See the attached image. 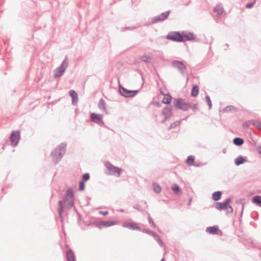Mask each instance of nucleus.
I'll return each instance as SVG.
<instances>
[{
	"label": "nucleus",
	"instance_id": "f257e3e1",
	"mask_svg": "<svg viewBox=\"0 0 261 261\" xmlns=\"http://www.w3.org/2000/svg\"><path fill=\"white\" fill-rule=\"evenodd\" d=\"M67 144L63 142L58 145L50 154L53 161L57 164L62 159L66 151Z\"/></svg>",
	"mask_w": 261,
	"mask_h": 261
},
{
	"label": "nucleus",
	"instance_id": "f03ea898",
	"mask_svg": "<svg viewBox=\"0 0 261 261\" xmlns=\"http://www.w3.org/2000/svg\"><path fill=\"white\" fill-rule=\"evenodd\" d=\"M63 201L65 208L67 210H70L74 207V194L73 190L71 188H69L66 190Z\"/></svg>",
	"mask_w": 261,
	"mask_h": 261
},
{
	"label": "nucleus",
	"instance_id": "7ed1b4c3",
	"mask_svg": "<svg viewBox=\"0 0 261 261\" xmlns=\"http://www.w3.org/2000/svg\"><path fill=\"white\" fill-rule=\"evenodd\" d=\"M68 62L69 60L68 57L66 56L60 66L54 71V77L55 78L61 77L64 74L68 66Z\"/></svg>",
	"mask_w": 261,
	"mask_h": 261
},
{
	"label": "nucleus",
	"instance_id": "20e7f679",
	"mask_svg": "<svg viewBox=\"0 0 261 261\" xmlns=\"http://www.w3.org/2000/svg\"><path fill=\"white\" fill-rule=\"evenodd\" d=\"M166 39L176 42H184L182 31L170 32L166 36Z\"/></svg>",
	"mask_w": 261,
	"mask_h": 261
},
{
	"label": "nucleus",
	"instance_id": "39448f33",
	"mask_svg": "<svg viewBox=\"0 0 261 261\" xmlns=\"http://www.w3.org/2000/svg\"><path fill=\"white\" fill-rule=\"evenodd\" d=\"M105 166L108 170V174L115 175L119 177L121 173V169L114 166L111 162L106 161L105 162Z\"/></svg>",
	"mask_w": 261,
	"mask_h": 261
},
{
	"label": "nucleus",
	"instance_id": "423d86ee",
	"mask_svg": "<svg viewBox=\"0 0 261 261\" xmlns=\"http://www.w3.org/2000/svg\"><path fill=\"white\" fill-rule=\"evenodd\" d=\"M173 106L177 109L181 110L184 111H186L190 109L189 103L184 102V99L180 98H174L173 99Z\"/></svg>",
	"mask_w": 261,
	"mask_h": 261
},
{
	"label": "nucleus",
	"instance_id": "0eeeda50",
	"mask_svg": "<svg viewBox=\"0 0 261 261\" xmlns=\"http://www.w3.org/2000/svg\"><path fill=\"white\" fill-rule=\"evenodd\" d=\"M119 91L121 96L126 98L133 97L139 92V90H128L120 84L119 85Z\"/></svg>",
	"mask_w": 261,
	"mask_h": 261
},
{
	"label": "nucleus",
	"instance_id": "6e6552de",
	"mask_svg": "<svg viewBox=\"0 0 261 261\" xmlns=\"http://www.w3.org/2000/svg\"><path fill=\"white\" fill-rule=\"evenodd\" d=\"M102 115L92 113L90 114V121L97 124L99 126H103L104 125V122L102 120Z\"/></svg>",
	"mask_w": 261,
	"mask_h": 261
},
{
	"label": "nucleus",
	"instance_id": "1a4fd4ad",
	"mask_svg": "<svg viewBox=\"0 0 261 261\" xmlns=\"http://www.w3.org/2000/svg\"><path fill=\"white\" fill-rule=\"evenodd\" d=\"M170 13V11L168 10L165 12L162 13L160 15L154 16L152 18L151 23L155 24L159 22H162L164 20L166 19L169 16Z\"/></svg>",
	"mask_w": 261,
	"mask_h": 261
},
{
	"label": "nucleus",
	"instance_id": "9d476101",
	"mask_svg": "<svg viewBox=\"0 0 261 261\" xmlns=\"http://www.w3.org/2000/svg\"><path fill=\"white\" fill-rule=\"evenodd\" d=\"M117 221H100L96 222L94 223V225L99 228H101L102 227H108L111 226H113L117 224Z\"/></svg>",
	"mask_w": 261,
	"mask_h": 261
},
{
	"label": "nucleus",
	"instance_id": "9b49d317",
	"mask_svg": "<svg viewBox=\"0 0 261 261\" xmlns=\"http://www.w3.org/2000/svg\"><path fill=\"white\" fill-rule=\"evenodd\" d=\"M11 140V144L12 146H17L19 140L20 139V132L19 131L13 130L10 136Z\"/></svg>",
	"mask_w": 261,
	"mask_h": 261
},
{
	"label": "nucleus",
	"instance_id": "f8f14e48",
	"mask_svg": "<svg viewBox=\"0 0 261 261\" xmlns=\"http://www.w3.org/2000/svg\"><path fill=\"white\" fill-rule=\"evenodd\" d=\"M172 65L173 67L177 68L182 75L185 74V71L187 67L183 64L182 62L178 60H174L172 62Z\"/></svg>",
	"mask_w": 261,
	"mask_h": 261
},
{
	"label": "nucleus",
	"instance_id": "ddd939ff",
	"mask_svg": "<svg viewBox=\"0 0 261 261\" xmlns=\"http://www.w3.org/2000/svg\"><path fill=\"white\" fill-rule=\"evenodd\" d=\"M231 201V198H228L223 202H216L215 207L219 210H226Z\"/></svg>",
	"mask_w": 261,
	"mask_h": 261
},
{
	"label": "nucleus",
	"instance_id": "4468645a",
	"mask_svg": "<svg viewBox=\"0 0 261 261\" xmlns=\"http://www.w3.org/2000/svg\"><path fill=\"white\" fill-rule=\"evenodd\" d=\"M122 226L131 230L141 231V228L138 226V224L134 221L124 222Z\"/></svg>",
	"mask_w": 261,
	"mask_h": 261
},
{
	"label": "nucleus",
	"instance_id": "2eb2a0df",
	"mask_svg": "<svg viewBox=\"0 0 261 261\" xmlns=\"http://www.w3.org/2000/svg\"><path fill=\"white\" fill-rule=\"evenodd\" d=\"M206 232L212 234H221L222 233V231L219 229L218 225L207 227L206 228Z\"/></svg>",
	"mask_w": 261,
	"mask_h": 261
},
{
	"label": "nucleus",
	"instance_id": "dca6fc26",
	"mask_svg": "<svg viewBox=\"0 0 261 261\" xmlns=\"http://www.w3.org/2000/svg\"><path fill=\"white\" fill-rule=\"evenodd\" d=\"M182 37L184 39V42L186 41H192L195 39V37L194 35V34L191 32H187L185 31H182Z\"/></svg>",
	"mask_w": 261,
	"mask_h": 261
},
{
	"label": "nucleus",
	"instance_id": "f3484780",
	"mask_svg": "<svg viewBox=\"0 0 261 261\" xmlns=\"http://www.w3.org/2000/svg\"><path fill=\"white\" fill-rule=\"evenodd\" d=\"M69 95L72 97V104L74 106L77 105L78 102V95L74 90H70L69 91Z\"/></svg>",
	"mask_w": 261,
	"mask_h": 261
},
{
	"label": "nucleus",
	"instance_id": "a211bd4d",
	"mask_svg": "<svg viewBox=\"0 0 261 261\" xmlns=\"http://www.w3.org/2000/svg\"><path fill=\"white\" fill-rule=\"evenodd\" d=\"M162 114L166 117V119H169L172 115L171 109L168 106L165 107L163 110Z\"/></svg>",
	"mask_w": 261,
	"mask_h": 261
},
{
	"label": "nucleus",
	"instance_id": "6ab92c4d",
	"mask_svg": "<svg viewBox=\"0 0 261 261\" xmlns=\"http://www.w3.org/2000/svg\"><path fill=\"white\" fill-rule=\"evenodd\" d=\"M64 202L63 200H60L58 202V212L59 214V218L62 220H63V212L64 208Z\"/></svg>",
	"mask_w": 261,
	"mask_h": 261
},
{
	"label": "nucleus",
	"instance_id": "aec40b11",
	"mask_svg": "<svg viewBox=\"0 0 261 261\" xmlns=\"http://www.w3.org/2000/svg\"><path fill=\"white\" fill-rule=\"evenodd\" d=\"M66 258L67 261H75V256L73 251L69 249L66 252Z\"/></svg>",
	"mask_w": 261,
	"mask_h": 261
},
{
	"label": "nucleus",
	"instance_id": "412c9836",
	"mask_svg": "<svg viewBox=\"0 0 261 261\" xmlns=\"http://www.w3.org/2000/svg\"><path fill=\"white\" fill-rule=\"evenodd\" d=\"M153 58V55L152 54L147 55L144 54L140 59L141 61H143L146 63H149Z\"/></svg>",
	"mask_w": 261,
	"mask_h": 261
},
{
	"label": "nucleus",
	"instance_id": "4be33fe9",
	"mask_svg": "<svg viewBox=\"0 0 261 261\" xmlns=\"http://www.w3.org/2000/svg\"><path fill=\"white\" fill-rule=\"evenodd\" d=\"M106 106V103L105 100L102 98H101L99 100L98 104V108L100 110L105 111L106 113H107Z\"/></svg>",
	"mask_w": 261,
	"mask_h": 261
},
{
	"label": "nucleus",
	"instance_id": "5701e85b",
	"mask_svg": "<svg viewBox=\"0 0 261 261\" xmlns=\"http://www.w3.org/2000/svg\"><path fill=\"white\" fill-rule=\"evenodd\" d=\"M246 162V158L242 155H240L234 160V164L237 166H239Z\"/></svg>",
	"mask_w": 261,
	"mask_h": 261
},
{
	"label": "nucleus",
	"instance_id": "b1692460",
	"mask_svg": "<svg viewBox=\"0 0 261 261\" xmlns=\"http://www.w3.org/2000/svg\"><path fill=\"white\" fill-rule=\"evenodd\" d=\"M224 11L223 7L221 5H217L214 9V11L217 13L219 17L223 13Z\"/></svg>",
	"mask_w": 261,
	"mask_h": 261
},
{
	"label": "nucleus",
	"instance_id": "393cba45",
	"mask_svg": "<svg viewBox=\"0 0 261 261\" xmlns=\"http://www.w3.org/2000/svg\"><path fill=\"white\" fill-rule=\"evenodd\" d=\"M199 93V87L197 85H195L193 86L191 90V95L193 97H196Z\"/></svg>",
	"mask_w": 261,
	"mask_h": 261
},
{
	"label": "nucleus",
	"instance_id": "a878e982",
	"mask_svg": "<svg viewBox=\"0 0 261 261\" xmlns=\"http://www.w3.org/2000/svg\"><path fill=\"white\" fill-rule=\"evenodd\" d=\"M222 195V192L220 191H216L212 195V199L213 200L217 201L220 199Z\"/></svg>",
	"mask_w": 261,
	"mask_h": 261
},
{
	"label": "nucleus",
	"instance_id": "bb28decb",
	"mask_svg": "<svg viewBox=\"0 0 261 261\" xmlns=\"http://www.w3.org/2000/svg\"><path fill=\"white\" fill-rule=\"evenodd\" d=\"M244 143V140L241 138L236 137L233 139V143L236 146H240L242 145Z\"/></svg>",
	"mask_w": 261,
	"mask_h": 261
},
{
	"label": "nucleus",
	"instance_id": "cd10ccee",
	"mask_svg": "<svg viewBox=\"0 0 261 261\" xmlns=\"http://www.w3.org/2000/svg\"><path fill=\"white\" fill-rule=\"evenodd\" d=\"M172 96L170 94H166L164 95V98L162 100V102L164 104L168 105L171 102Z\"/></svg>",
	"mask_w": 261,
	"mask_h": 261
},
{
	"label": "nucleus",
	"instance_id": "c85d7f7f",
	"mask_svg": "<svg viewBox=\"0 0 261 261\" xmlns=\"http://www.w3.org/2000/svg\"><path fill=\"white\" fill-rule=\"evenodd\" d=\"M252 202L261 207V196L256 195L253 197Z\"/></svg>",
	"mask_w": 261,
	"mask_h": 261
},
{
	"label": "nucleus",
	"instance_id": "c756f323",
	"mask_svg": "<svg viewBox=\"0 0 261 261\" xmlns=\"http://www.w3.org/2000/svg\"><path fill=\"white\" fill-rule=\"evenodd\" d=\"M195 158L194 156L190 155L188 156L186 163L189 166H192L194 165V162Z\"/></svg>",
	"mask_w": 261,
	"mask_h": 261
},
{
	"label": "nucleus",
	"instance_id": "7c9ffc66",
	"mask_svg": "<svg viewBox=\"0 0 261 261\" xmlns=\"http://www.w3.org/2000/svg\"><path fill=\"white\" fill-rule=\"evenodd\" d=\"M153 191L156 193H160L161 192V187L159 185L156 183H153Z\"/></svg>",
	"mask_w": 261,
	"mask_h": 261
},
{
	"label": "nucleus",
	"instance_id": "2f4dec72",
	"mask_svg": "<svg viewBox=\"0 0 261 261\" xmlns=\"http://www.w3.org/2000/svg\"><path fill=\"white\" fill-rule=\"evenodd\" d=\"M152 237L154 238L159 245H162L163 241L156 233L154 232Z\"/></svg>",
	"mask_w": 261,
	"mask_h": 261
},
{
	"label": "nucleus",
	"instance_id": "473e14b6",
	"mask_svg": "<svg viewBox=\"0 0 261 261\" xmlns=\"http://www.w3.org/2000/svg\"><path fill=\"white\" fill-rule=\"evenodd\" d=\"M172 189L176 194H178L179 193H180V188L179 186L176 184L173 185L172 187Z\"/></svg>",
	"mask_w": 261,
	"mask_h": 261
},
{
	"label": "nucleus",
	"instance_id": "72a5a7b5",
	"mask_svg": "<svg viewBox=\"0 0 261 261\" xmlns=\"http://www.w3.org/2000/svg\"><path fill=\"white\" fill-rule=\"evenodd\" d=\"M180 122H181L180 121L177 120V121H175L173 123H171L169 127V129H170L171 128H175L176 126L179 125L180 124Z\"/></svg>",
	"mask_w": 261,
	"mask_h": 261
},
{
	"label": "nucleus",
	"instance_id": "f704fd0d",
	"mask_svg": "<svg viewBox=\"0 0 261 261\" xmlns=\"http://www.w3.org/2000/svg\"><path fill=\"white\" fill-rule=\"evenodd\" d=\"M234 107L232 106H228L224 108L223 111L226 113L231 112L232 110H234Z\"/></svg>",
	"mask_w": 261,
	"mask_h": 261
},
{
	"label": "nucleus",
	"instance_id": "c9c22d12",
	"mask_svg": "<svg viewBox=\"0 0 261 261\" xmlns=\"http://www.w3.org/2000/svg\"><path fill=\"white\" fill-rule=\"evenodd\" d=\"M141 231H142L143 232H144V233H146L151 236H152V235L154 234V233L155 232L149 229H147V228H144V229H141Z\"/></svg>",
	"mask_w": 261,
	"mask_h": 261
},
{
	"label": "nucleus",
	"instance_id": "e433bc0d",
	"mask_svg": "<svg viewBox=\"0 0 261 261\" xmlns=\"http://www.w3.org/2000/svg\"><path fill=\"white\" fill-rule=\"evenodd\" d=\"M148 223L149 224L153 227L154 228H156V225L154 224V223L153 222V221L152 220V219L151 218V217L150 216V215L149 213H148Z\"/></svg>",
	"mask_w": 261,
	"mask_h": 261
},
{
	"label": "nucleus",
	"instance_id": "4c0bfd02",
	"mask_svg": "<svg viewBox=\"0 0 261 261\" xmlns=\"http://www.w3.org/2000/svg\"><path fill=\"white\" fill-rule=\"evenodd\" d=\"M205 100L207 103V105L208 106V109H211L212 108V101H211V100L210 99V97L208 95H206L205 96Z\"/></svg>",
	"mask_w": 261,
	"mask_h": 261
},
{
	"label": "nucleus",
	"instance_id": "58836bf2",
	"mask_svg": "<svg viewBox=\"0 0 261 261\" xmlns=\"http://www.w3.org/2000/svg\"><path fill=\"white\" fill-rule=\"evenodd\" d=\"M84 181H80L79 182V190L81 191H82L84 190L85 187V184Z\"/></svg>",
	"mask_w": 261,
	"mask_h": 261
},
{
	"label": "nucleus",
	"instance_id": "ea45409f",
	"mask_svg": "<svg viewBox=\"0 0 261 261\" xmlns=\"http://www.w3.org/2000/svg\"><path fill=\"white\" fill-rule=\"evenodd\" d=\"M90 178V175L88 173H86L84 174L82 176V181H84L85 182L88 180Z\"/></svg>",
	"mask_w": 261,
	"mask_h": 261
},
{
	"label": "nucleus",
	"instance_id": "a19ab883",
	"mask_svg": "<svg viewBox=\"0 0 261 261\" xmlns=\"http://www.w3.org/2000/svg\"><path fill=\"white\" fill-rule=\"evenodd\" d=\"M137 28V27H124V28H122L121 31H127V30L133 31Z\"/></svg>",
	"mask_w": 261,
	"mask_h": 261
},
{
	"label": "nucleus",
	"instance_id": "79ce46f5",
	"mask_svg": "<svg viewBox=\"0 0 261 261\" xmlns=\"http://www.w3.org/2000/svg\"><path fill=\"white\" fill-rule=\"evenodd\" d=\"M189 106L190 109H191L194 112H196L198 110V105L196 103H194L192 106L189 103Z\"/></svg>",
	"mask_w": 261,
	"mask_h": 261
},
{
	"label": "nucleus",
	"instance_id": "37998d69",
	"mask_svg": "<svg viewBox=\"0 0 261 261\" xmlns=\"http://www.w3.org/2000/svg\"><path fill=\"white\" fill-rule=\"evenodd\" d=\"M133 208L136 209L141 212H143L144 210L141 207L140 205L139 204H135L133 206Z\"/></svg>",
	"mask_w": 261,
	"mask_h": 261
},
{
	"label": "nucleus",
	"instance_id": "c03bdc74",
	"mask_svg": "<svg viewBox=\"0 0 261 261\" xmlns=\"http://www.w3.org/2000/svg\"><path fill=\"white\" fill-rule=\"evenodd\" d=\"M255 2H251V3H248L246 5V7L248 9H250L251 8L253 5H254L255 4Z\"/></svg>",
	"mask_w": 261,
	"mask_h": 261
},
{
	"label": "nucleus",
	"instance_id": "a18cd8bd",
	"mask_svg": "<svg viewBox=\"0 0 261 261\" xmlns=\"http://www.w3.org/2000/svg\"><path fill=\"white\" fill-rule=\"evenodd\" d=\"M227 209L228 210L227 213H232L233 212V208L231 206L229 205Z\"/></svg>",
	"mask_w": 261,
	"mask_h": 261
},
{
	"label": "nucleus",
	"instance_id": "49530a36",
	"mask_svg": "<svg viewBox=\"0 0 261 261\" xmlns=\"http://www.w3.org/2000/svg\"><path fill=\"white\" fill-rule=\"evenodd\" d=\"M100 214L103 215V216H106L108 214V211H99V212Z\"/></svg>",
	"mask_w": 261,
	"mask_h": 261
},
{
	"label": "nucleus",
	"instance_id": "de8ad7c7",
	"mask_svg": "<svg viewBox=\"0 0 261 261\" xmlns=\"http://www.w3.org/2000/svg\"><path fill=\"white\" fill-rule=\"evenodd\" d=\"M256 126L257 127H258L259 129H261V122H257L256 123Z\"/></svg>",
	"mask_w": 261,
	"mask_h": 261
},
{
	"label": "nucleus",
	"instance_id": "09e8293b",
	"mask_svg": "<svg viewBox=\"0 0 261 261\" xmlns=\"http://www.w3.org/2000/svg\"><path fill=\"white\" fill-rule=\"evenodd\" d=\"M243 210H244V205H242V208H241V214H240V217H241L242 215H243Z\"/></svg>",
	"mask_w": 261,
	"mask_h": 261
},
{
	"label": "nucleus",
	"instance_id": "8fccbe9b",
	"mask_svg": "<svg viewBox=\"0 0 261 261\" xmlns=\"http://www.w3.org/2000/svg\"><path fill=\"white\" fill-rule=\"evenodd\" d=\"M168 119H166V117H164V119L162 121V123H164Z\"/></svg>",
	"mask_w": 261,
	"mask_h": 261
},
{
	"label": "nucleus",
	"instance_id": "3c124183",
	"mask_svg": "<svg viewBox=\"0 0 261 261\" xmlns=\"http://www.w3.org/2000/svg\"><path fill=\"white\" fill-rule=\"evenodd\" d=\"M226 149L224 148L223 150H222V152L223 153H226Z\"/></svg>",
	"mask_w": 261,
	"mask_h": 261
},
{
	"label": "nucleus",
	"instance_id": "603ef678",
	"mask_svg": "<svg viewBox=\"0 0 261 261\" xmlns=\"http://www.w3.org/2000/svg\"><path fill=\"white\" fill-rule=\"evenodd\" d=\"M191 201H192V198H190V200H189V203H188V204H189V205L190 204V203H191Z\"/></svg>",
	"mask_w": 261,
	"mask_h": 261
},
{
	"label": "nucleus",
	"instance_id": "864d4df0",
	"mask_svg": "<svg viewBox=\"0 0 261 261\" xmlns=\"http://www.w3.org/2000/svg\"><path fill=\"white\" fill-rule=\"evenodd\" d=\"M259 153L261 154V147L260 148V150H259Z\"/></svg>",
	"mask_w": 261,
	"mask_h": 261
},
{
	"label": "nucleus",
	"instance_id": "5fc2aeb1",
	"mask_svg": "<svg viewBox=\"0 0 261 261\" xmlns=\"http://www.w3.org/2000/svg\"><path fill=\"white\" fill-rule=\"evenodd\" d=\"M160 261H165L164 258H163Z\"/></svg>",
	"mask_w": 261,
	"mask_h": 261
},
{
	"label": "nucleus",
	"instance_id": "6e6d98bb",
	"mask_svg": "<svg viewBox=\"0 0 261 261\" xmlns=\"http://www.w3.org/2000/svg\"><path fill=\"white\" fill-rule=\"evenodd\" d=\"M225 45H226V46H227V47H228V44H227V43H226V44H225Z\"/></svg>",
	"mask_w": 261,
	"mask_h": 261
},
{
	"label": "nucleus",
	"instance_id": "4d7b16f0",
	"mask_svg": "<svg viewBox=\"0 0 261 261\" xmlns=\"http://www.w3.org/2000/svg\"><path fill=\"white\" fill-rule=\"evenodd\" d=\"M259 256L260 257H261V253L259 254Z\"/></svg>",
	"mask_w": 261,
	"mask_h": 261
}]
</instances>
